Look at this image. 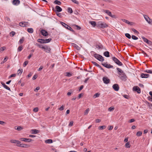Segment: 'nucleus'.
Segmentation results:
<instances>
[{"label": "nucleus", "mask_w": 152, "mask_h": 152, "mask_svg": "<svg viewBox=\"0 0 152 152\" xmlns=\"http://www.w3.org/2000/svg\"><path fill=\"white\" fill-rule=\"evenodd\" d=\"M94 53V56L98 60L101 61H104V58L102 56L96 53H95V52L94 51H92L91 53Z\"/></svg>", "instance_id": "obj_1"}, {"label": "nucleus", "mask_w": 152, "mask_h": 152, "mask_svg": "<svg viewBox=\"0 0 152 152\" xmlns=\"http://www.w3.org/2000/svg\"><path fill=\"white\" fill-rule=\"evenodd\" d=\"M96 26L98 27L104 28L107 27L108 26L105 23H102V22H99L97 23Z\"/></svg>", "instance_id": "obj_2"}, {"label": "nucleus", "mask_w": 152, "mask_h": 152, "mask_svg": "<svg viewBox=\"0 0 152 152\" xmlns=\"http://www.w3.org/2000/svg\"><path fill=\"white\" fill-rule=\"evenodd\" d=\"M60 23L65 28H67V29L69 30L70 31H71L72 32L74 31V30L72 28H71L70 26H69L65 23L62 22H61Z\"/></svg>", "instance_id": "obj_3"}, {"label": "nucleus", "mask_w": 152, "mask_h": 152, "mask_svg": "<svg viewBox=\"0 0 152 152\" xmlns=\"http://www.w3.org/2000/svg\"><path fill=\"white\" fill-rule=\"evenodd\" d=\"M113 60L114 61L115 63L118 65L120 66L122 65V63L116 58L115 57H113Z\"/></svg>", "instance_id": "obj_4"}, {"label": "nucleus", "mask_w": 152, "mask_h": 152, "mask_svg": "<svg viewBox=\"0 0 152 152\" xmlns=\"http://www.w3.org/2000/svg\"><path fill=\"white\" fill-rule=\"evenodd\" d=\"M103 11L112 18H116L115 15H112V13L109 10H103Z\"/></svg>", "instance_id": "obj_5"}, {"label": "nucleus", "mask_w": 152, "mask_h": 152, "mask_svg": "<svg viewBox=\"0 0 152 152\" xmlns=\"http://www.w3.org/2000/svg\"><path fill=\"white\" fill-rule=\"evenodd\" d=\"M118 74L121 75V76L119 77V78L122 80H124L126 79V76L124 72L121 74H120V73H118Z\"/></svg>", "instance_id": "obj_6"}, {"label": "nucleus", "mask_w": 152, "mask_h": 152, "mask_svg": "<svg viewBox=\"0 0 152 152\" xmlns=\"http://www.w3.org/2000/svg\"><path fill=\"white\" fill-rule=\"evenodd\" d=\"M102 64L104 67L108 69L113 68V66L111 65L110 64H107L106 63H102Z\"/></svg>", "instance_id": "obj_7"}, {"label": "nucleus", "mask_w": 152, "mask_h": 152, "mask_svg": "<svg viewBox=\"0 0 152 152\" xmlns=\"http://www.w3.org/2000/svg\"><path fill=\"white\" fill-rule=\"evenodd\" d=\"M133 90L134 91H136L138 94L141 93V90L139 87L137 86H134L133 88Z\"/></svg>", "instance_id": "obj_8"}, {"label": "nucleus", "mask_w": 152, "mask_h": 152, "mask_svg": "<svg viewBox=\"0 0 152 152\" xmlns=\"http://www.w3.org/2000/svg\"><path fill=\"white\" fill-rule=\"evenodd\" d=\"M20 140L21 141L26 142H30L32 140L30 138H21L20 139Z\"/></svg>", "instance_id": "obj_9"}, {"label": "nucleus", "mask_w": 152, "mask_h": 152, "mask_svg": "<svg viewBox=\"0 0 152 152\" xmlns=\"http://www.w3.org/2000/svg\"><path fill=\"white\" fill-rule=\"evenodd\" d=\"M102 80L104 83L105 84H108L110 82V80L107 77H104Z\"/></svg>", "instance_id": "obj_10"}, {"label": "nucleus", "mask_w": 152, "mask_h": 152, "mask_svg": "<svg viewBox=\"0 0 152 152\" xmlns=\"http://www.w3.org/2000/svg\"><path fill=\"white\" fill-rule=\"evenodd\" d=\"M12 3L13 5H18L20 3V1L19 0H13Z\"/></svg>", "instance_id": "obj_11"}, {"label": "nucleus", "mask_w": 152, "mask_h": 152, "mask_svg": "<svg viewBox=\"0 0 152 152\" xmlns=\"http://www.w3.org/2000/svg\"><path fill=\"white\" fill-rule=\"evenodd\" d=\"M113 88L114 90L116 91H118L119 88V87L117 84H115L113 85Z\"/></svg>", "instance_id": "obj_12"}, {"label": "nucleus", "mask_w": 152, "mask_h": 152, "mask_svg": "<svg viewBox=\"0 0 152 152\" xmlns=\"http://www.w3.org/2000/svg\"><path fill=\"white\" fill-rule=\"evenodd\" d=\"M41 33L42 35L45 37L47 36L48 35V32L44 29H42L41 30Z\"/></svg>", "instance_id": "obj_13"}, {"label": "nucleus", "mask_w": 152, "mask_h": 152, "mask_svg": "<svg viewBox=\"0 0 152 152\" xmlns=\"http://www.w3.org/2000/svg\"><path fill=\"white\" fill-rule=\"evenodd\" d=\"M149 75V74H148L142 73L140 77L142 78H147Z\"/></svg>", "instance_id": "obj_14"}, {"label": "nucleus", "mask_w": 152, "mask_h": 152, "mask_svg": "<svg viewBox=\"0 0 152 152\" xmlns=\"http://www.w3.org/2000/svg\"><path fill=\"white\" fill-rule=\"evenodd\" d=\"M44 48H43L42 49H44V50L46 52L48 53L50 52V48H48L47 46L45 47L44 46Z\"/></svg>", "instance_id": "obj_15"}, {"label": "nucleus", "mask_w": 152, "mask_h": 152, "mask_svg": "<svg viewBox=\"0 0 152 152\" xmlns=\"http://www.w3.org/2000/svg\"><path fill=\"white\" fill-rule=\"evenodd\" d=\"M1 84L4 88L10 91V88H9L8 86H7L4 83L2 82L1 83Z\"/></svg>", "instance_id": "obj_16"}, {"label": "nucleus", "mask_w": 152, "mask_h": 152, "mask_svg": "<svg viewBox=\"0 0 152 152\" xmlns=\"http://www.w3.org/2000/svg\"><path fill=\"white\" fill-rule=\"evenodd\" d=\"M55 8L56 10V11L58 12H61L62 10V8L59 6H56Z\"/></svg>", "instance_id": "obj_17"}, {"label": "nucleus", "mask_w": 152, "mask_h": 152, "mask_svg": "<svg viewBox=\"0 0 152 152\" xmlns=\"http://www.w3.org/2000/svg\"><path fill=\"white\" fill-rule=\"evenodd\" d=\"M72 45L77 50H79L80 49V48L76 44L74 43H72Z\"/></svg>", "instance_id": "obj_18"}, {"label": "nucleus", "mask_w": 152, "mask_h": 152, "mask_svg": "<svg viewBox=\"0 0 152 152\" xmlns=\"http://www.w3.org/2000/svg\"><path fill=\"white\" fill-rule=\"evenodd\" d=\"M32 133L33 134H37L39 133V131L37 129H33L31 130Z\"/></svg>", "instance_id": "obj_19"}, {"label": "nucleus", "mask_w": 152, "mask_h": 152, "mask_svg": "<svg viewBox=\"0 0 152 152\" xmlns=\"http://www.w3.org/2000/svg\"><path fill=\"white\" fill-rule=\"evenodd\" d=\"M54 3L58 5H60L61 4V3L60 1L57 0H56L54 1Z\"/></svg>", "instance_id": "obj_20"}, {"label": "nucleus", "mask_w": 152, "mask_h": 152, "mask_svg": "<svg viewBox=\"0 0 152 152\" xmlns=\"http://www.w3.org/2000/svg\"><path fill=\"white\" fill-rule=\"evenodd\" d=\"M104 55L107 57H110L109 53L108 51H106L104 53Z\"/></svg>", "instance_id": "obj_21"}, {"label": "nucleus", "mask_w": 152, "mask_h": 152, "mask_svg": "<svg viewBox=\"0 0 152 152\" xmlns=\"http://www.w3.org/2000/svg\"><path fill=\"white\" fill-rule=\"evenodd\" d=\"M89 23L92 26L94 27H95L96 26L97 24L95 21H91L89 22Z\"/></svg>", "instance_id": "obj_22"}, {"label": "nucleus", "mask_w": 152, "mask_h": 152, "mask_svg": "<svg viewBox=\"0 0 152 152\" xmlns=\"http://www.w3.org/2000/svg\"><path fill=\"white\" fill-rule=\"evenodd\" d=\"M38 42L41 43H45V40L44 39H37Z\"/></svg>", "instance_id": "obj_23"}, {"label": "nucleus", "mask_w": 152, "mask_h": 152, "mask_svg": "<svg viewBox=\"0 0 152 152\" xmlns=\"http://www.w3.org/2000/svg\"><path fill=\"white\" fill-rule=\"evenodd\" d=\"M10 142L11 143L16 144L17 143V142H19V141L12 139L10 140Z\"/></svg>", "instance_id": "obj_24"}, {"label": "nucleus", "mask_w": 152, "mask_h": 152, "mask_svg": "<svg viewBox=\"0 0 152 152\" xmlns=\"http://www.w3.org/2000/svg\"><path fill=\"white\" fill-rule=\"evenodd\" d=\"M122 20L124 22H125L127 24L129 25H131V23L132 22H129L128 20H127L125 19H122Z\"/></svg>", "instance_id": "obj_25"}, {"label": "nucleus", "mask_w": 152, "mask_h": 152, "mask_svg": "<svg viewBox=\"0 0 152 152\" xmlns=\"http://www.w3.org/2000/svg\"><path fill=\"white\" fill-rule=\"evenodd\" d=\"M143 16L146 21L148 22L150 18L146 15H143Z\"/></svg>", "instance_id": "obj_26"}, {"label": "nucleus", "mask_w": 152, "mask_h": 152, "mask_svg": "<svg viewBox=\"0 0 152 152\" xmlns=\"http://www.w3.org/2000/svg\"><path fill=\"white\" fill-rule=\"evenodd\" d=\"M27 31L30 33H32L33 32L34 30L32 28H28Z\"/></svg>", "instance_id": "obj_27"}, {"label": "nucleus", "mask_w": 152, "mask_h": 152, "mask_svg": "<svg viewBox=\"0 0 152 152\" xmlns=\"http://www.w3.org/2000/svg\"><path fill=\"white\" fill-rule=\"evenodd\" d=\"M45 142L46 143H51L53 142V141L51 139H48L45 141Z\"/></svg>", "instance_id": "obj_28"}, {"label": "nucleus", "mask_w": 152, "mask_h": 152, "mask_svg": "<svg viewBox=\"0 0 152 152\" xmlns=\"http://www.w3.org/2000/svg\"><path fill=\"white\" fill-rule=\"evenodd\" d=\"M117 69L118 70V73H120V74H121L124 72L121 69L118 68H117Z\"/></svg>", "instance_id": "obj_29"}, {"label": "nucleus", "mask_w": 152, "mask_h": 152, "mask_svg": "<svg viewBox=\"0 0 152 152\" xmlns=\"http://www.w3.org/2000/svg\"><path fill=\"white\" fill-rule=\"evenodd\" d=\"M29 147V145H27L24 144H22L21 147L23 148H27L28 147Z\"/></svg>", "instance_id": "obj_30"}, {"label": "nucleus", "mask_w": 152, "mask_h": 152, "mask_svg": "<svg viewBox=\"0 0 152 152\" xmlns=\"http://www.w3.org/2000/svg\"><path fill=\"white\" fill-rule=\"evenodd\" d=\"M35 45L37 46L39 48H41L42 49L45 48H44V46H43L42 45L39 44L38 43H36L35 44Z\"/></svg>", "instance_id": "obj_31"}, {"label": "nucleus", "mask_w": 152, "mask_h": 152, "mask_svg": "<svg viewBox=\"0 0 152 152\" xmlns=\"http://www.w3.org/2000/svg\"><path fill=\"white\" fill-rule=\"evenodd\" d=\"M15 129L18 130V131H20L23 129V128L20 126H18V127L16 126L15 127Z\"/></svg>", "instance_id": "obj_32"}, {"label": "nucleus", "mask_w": 152, "mask_h": 152, "mask_svg": "<svg viewBox=\"0 0 152 152\" xmlns=\"http://www.w3.org/2000/svg\"><path fill=\"white\" fill-rule=\"evenodd\" d=\"M125 147L127 148H129L130 147L129 142H127L125 145Z\"/></svg>", "instance_id": "obj_33"}, {"label": "nucleus", "mask_w": 152, "mask_h": 152, "mask_svg": "<svg viewBox=\"0 0 152 152\" xmlns=\"http://www.w3.org/2000/svg\"><path fill=\"white\" fill-rule=\"evenodd\" d=\"M23 72V70L22 69H19L18 71V75H19L20 74V75Z\"/></svg>", "instance_id": "obj_34"}, {"label": "nucleus", "mask_w": 152, "mask_h": 152, "mask_svg": "<svg viewBox=\"0 0 152 152\" xmlns=\"http://www.w3.org/2000/svg\"><path fill=\"white\" fill-rule=\"evenodd\" d=\"M142 132L141 131H138L136 133V135L137 136H140L142 135Z\"/></svg>", "instance_id": "obj_35"}, {"label": "nucleus", "mask_w": 152, "mask_h": 152, "mask_svg": "<svg viewBox=\"0 0 152 152\" xmlns=\"http://www.w3.org/2000/svg\"><path fill=\"white\" fill-rule=\"evenodd\" d=\"M51 39H52L51 38L46 39H45V43H48L50 42L51 41Z\"/></svg>", "instance_id": "obj_36"}, {"label": "nucleus", "mask_w": 152, "mask_h": 152, "mask_svg": "<svg viewBox=\"0 0 152 152\" xmlns=\"http://www.w3.org/2000/svg\"><path fill=\"white\" fill-rule=\"evenodd\" d=\"M106 127V126H102L99 127V130H102L105 129Z\"/></svg>", "instance_id": "obj_37"}, {"label": "nucleus", "mask_w": 152, "mask_h": 152, "mask_svg": "<svg viewBox=\"0 0 152 152\" xmlns=\"http://www.w3.org/2000/svg\"><path fill=\"white\" fill-rule=\"evenodd\" d=\"M92 63L93 64H94V65H95L96 66L98 67H100V65H99V64H97L96 62H94V61H92Z\"/></svg>", "instance_id": "obj_38"}, {"label": "nucleus", "mask_w": 152, "mask_h": 152, "mask_svg": "<svg viewBox=\"0 0 152 152\" xmlns=\"http://www.w3.org/2000/svg\"><path fill=\"white\" fill-rule=\"evenodd\" d=\"M126 37L129 39H130L131 38V36L128 33H126L125 34Z\"/></svg>", "instance_id": "obj_39"}, {"label": "nucleus", "mask_w": 152, "mask_h": 152, "mask_svg": "<svg viewBox=\"0 0 152 152\" xmlns=\"http://www.w3.org/2000/svg\"><path fill=\"white\" fill-rule=\"evenodd\" d=\"M71 1L74 3L76 4L77 5H79V3L78 1H77V0H71Z\"/></svg>", "instance_id": "obj_40"}, {"label": "nucleus", "mask_w": 152, "mask_h": 152, "mask_svg": "<svg viewBox=\"0 0 152 152\" xmlns=\"http://www.w3.org/2000/svg\"><path fill=\"white\" fill-rule=\"evenodd\" d=\"M100 95V94L99 93H97L95 94H94V95L93 96V97L94 98H96L97 97H99V96Z\"/></svg>", "instance_id": "obj_41"}, {"label": "nucleus", "mask_w": 152, "mask_h": 152, "mask_svg": "<svg viewBox=\"0 0 152 152\" xmlns=\"http://www.w3.org/2000/svg\"><path fill=\"white\" fill-rule=\"evenodd\" d=\"M144 72H146L147 73L152 74V71L151 70H145Z\"/></svg>", "instance_id": "obj_42"}, {"label": "nucleus", "mask_w": 152, "mask_h": 152, "mask_svg": "<svg viewBox=\"0 0 152 152\" xmlns=\"http://www.w3.org/2000/svg\"><path fill=\"white\" fill-rule=\"evenodd\" d=\"M68 12L70 13H72L73 12V11L72 9L70 7H69L68 8Z\"/></svg>", "instance_id": "obj_43"}, {"label": "nucleus", "mask_w": 152, "mask_h": 152, "mask_svg": "<svg viewBox=\"0 0 152 152\" xmlns=\"http://www.w3.org/2000/svg\"><path fill=\"white\" fill-rule=\"evenodd\" d=\"M141 38L143 39L144 42L146 43L147 42V41H148V40L143 36Z\"/></svg>", "instance_id": "obj_44"}, {"label": "nucleus", "mask_w": 152, "mask_h": 152, "mask_svg": "<svg viewBox=\"0 0 152 152\" xmlns=\"http://www.w3.org/2000/svg\"><path fill=\"white\" fill-rule=\"evenodd\" d=\"M15 32L14 31H12L10 33V36L12 37L15 34Z\"/></svg>", "instance_id": "obj_45"}, {"label": "nucleus", "mask_w": 152, "mask_h": 152, "mask_svg": "<svg viewBox=\"0 0 152 152\" xmlns=\"http://www.w3.org/2000/svg\"><path fill=\"white\" fill-rule=\"evenodd\" d=\"M23 49V47L22 46H20L19 47L18 49V52L21 51Z\"/></svg>", "instance_id": "obj_46"}, {"label": "nucleus", "mask_w": 152, "mask_h": 152, "mask_svg": "<svg viewBox=\"0 0 152 152\" xmlns=\"http://www.w3.org/2000/svg\"><path fill=\"white\" fill-rule=\"evenodd\" d=\"M90 110L89 108H87L85 111L84 115H87Z\"/></svg>", "instance_id": "obj_47"}, {"label": "nucleus", "mask_w": 152, "mask_h": 152, "mask_svg": "<svg viewBox=\"0 0 152 152\" xmlns=\"http://www.w3.org/2000/svg\"><path fill=\"white\" fill-rule=\"evenodd\" d=\"M135 33L137 34H138L139 32L137 30H136L135 29L132 28L131 29Z\"/></svg>", "instance_id": "obj_48"}, {"label": "nucleus", "mask_w": 152, "mask_h": 152, "mask_svg": "<svg viewBox=\"0 0 152 152\" xmlns=\"http://www.w3.org/2000/svg\"><path fill=\"white\" fill-rule=\"evenodd\" d=\"M64 108V105H62L60 107L58 108V109L60 111H62L63 110Z\"/></svg>", "instance_id": "obj_49"}, {"label": "nucleus", "mask_w": 152, "mask_h": 152, "mask_svg": "<svg viewBox=\"0 0 152 152\" xmlns=\"http://www.w3.org/2000/svg\"><path fill=\"white\" fill-rule=\"evenodd\" d=\"M132 39L134 40H137L138 39V38L137 37L135 36L134 35H132Z\"/></svg>", "instance_id": "obj_50"}, {"label": "nucleus", "mask_w": 152, "mask_h": 152, "mask_svg": "<svg viewBox=\"0 0 152 152\" xmlns=\"http://www.w3.org/2000/svg\"><path fill=\"white\" fill-rule=\"evenodd\" d=\"M24 40V37H22L21 39H20V40H19V42L20 44H22Z\"/></svg>", "instance_id": "obj_51"}, {"label": "nucleus", "mask_w": 152, "mask_h": 152, "mask_svg": "<svg viewBox=\"0 0 152 152\" xmlns=\"http://www.w3.org/2000/svg\"><path fill=\"white\" fill-rule=\"evenodd\" d=\"M24 22H21L19 23V25L22 27H24Z\"/></svg>", "instance_id": "obj_52"}, {"label": "nucleus", "mask_w": 152, "mask_h": 152, "mask_svg": "<svg viewBox=\"0 0 152 152\" xmlns=\"http://www.w3.org/2000/svg\"><path fill=\"white\" fill-rule=\"evenodd\" d=\"M66 76L68 77H71L72 75V74H71L70 72H67L66 73Z\"/></svg>", "instance_id": "obj_53"}, {"label": "nucleus", "mask_w": 152, "mask_h": 152, "mask_svg": "<svg viewBox=\"0 0 152 152\" xmlns=\"http://www.w3.org/2000/svg\"><path fill=\"white\" fill-rule=\"evenodd\" d=\"M73 26L76 27H77L76 29L77 30H80L81 28V27L80 26H79L78 25H73Z\"/></svg>", "instance_id": "obj_54"}, {"label": "nucleus", "mask_w": 152, "mask_h": 152, "mask_svg": "<svg viewBox=\"0 0 152 152\" xmlns=\"http://www.w3.org/2000/svg\"><path fill=\"white\" fill-rule=\"evenodd\" d=\"M22 144L20 143V142L19 141V142H17V146L20 147H21Z\"/></svg>", "instance_id": "obj_55"}, {"label": "nucleus", "mask_w": 152, "mask_h": 152, "mask_svg": "<svg viewBox=\"0 0 152 152\" xmlns=\"http://www.w3.org/2000/svg\"><path fill=\"white\" fill-rule=\"evenodd\" d=\"M28 61H25L24 62L23 64V66L24 67L26 66L28 64Z\"/></svg>", "instance_id": "obj_56"}, {"label": "nucleus", "mask_w": 152, "mask_h": 152, "mask_svg": "<svg viewBox=\"0 0 152 152\" xmlns=\"http://www.w3.org/2000/svg\"><path fill=\"white\" fill-rule=\"evenodd\" d=\"M114 110V108L112 107H110L108 108V110L110 111H111Z\"/></svg>", "instance_id": "obj_57"}, {"label": "nucleus", "mask_w": 152, "mask_h": 152, "mask_svg": "<svg viewBox=\"0 0 152 152\" xmlns=\"http://www.w3.org/2000/svg\"><path fill=\"white\" fill-rule=\"evenodd\" d=\"M73 121H71L69 124V126L71 127L73 125Z\"/></svg>", "instance_id": "obj_58"}, {"label": "nucleus", "mask_w": 152, "mask_h": 152, "mask_svg": "<svg viewBox=\"0 0 152 152\" xmlns=\"http://www.w3.org/2000/svg\"><path fill=\"white\" fill-rule=\"evenodd\" d=\"M102 45H96V48H98L99 49L102 48Z\"/></svg>", "instance_id": "obj_59"}, {"label": "nucleus", "mask_w": 152, "mask_h": 152, "mask_svg": "<svg viewBox=\"0 0 152 152\" xmlns=\"http://www.w3.org/2000/svg\"><path fill=\"white\" fill-rule=\"evenodd\" d=\"M38 111V107H35L33 109V111L34 112H37Z\"/></svg>", "instance_id": "obj_60"}, {"label": "nucleus", "mask_w": 152, "mask_h": 152, "mask_svg": "<svg viewBox=\"0 0 152 152\" xmlns=\"http://www.w3.org/2000/svg\"><path fill=\"white\" fill-rule=\"evenodd\" d=\"M37 77V75H35L33 77V78H32V79L33 80H34L35 79H36Z\"/></svg>", "instance_id": "obj_61"}, {"label": "nucleus", "mask_w": 152, "mask_h": 152, "mask_svg": "<svg viewBox=\"0 0 152 152\" xmlns=\"http://www.w3.org/2000/svg\"><path fill=\"white\" fill-rule=\"evenodd\" d=\"M148 23L149 24L152 25V19L150 18Z\"/></svg>", "instance_id": "obj_62"}, {"label": "nucleus", "mask_w": 152, "mask_h": 152, "mask_svg": "<svg viewBox=\"0 0 152 152\" xmlns=\"http://www.w3.org/2000/svg\"><path fill=\"white\" fill-rule=\"evenodd\" d=\"M5 19L8 21H10V20L8 17H6L5 18Z\"/></svg>", "instance_id": "obj_63"}, {"label": "nucleus", "mask_w": 152, "mask_h": 152, "mask_svg": "<svg viewBox=\"0 0 152 152\" xmlns=\"http://www.w3.org/2000/svg\"><path fill=\"white\" fill-rule=\"evenodd\" d=\"M6 49V47H3L1 48L0 50L1 51H3Z\"/></svg>", "instance_id": "obj_64"}]
</instances>
